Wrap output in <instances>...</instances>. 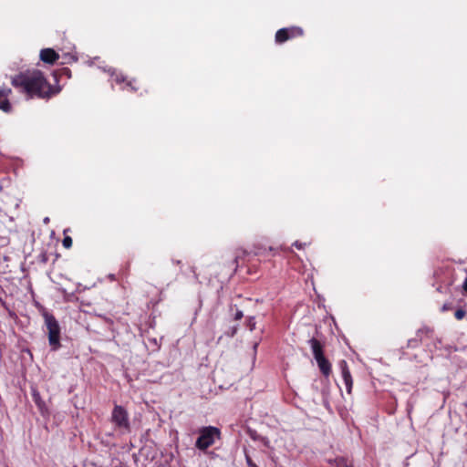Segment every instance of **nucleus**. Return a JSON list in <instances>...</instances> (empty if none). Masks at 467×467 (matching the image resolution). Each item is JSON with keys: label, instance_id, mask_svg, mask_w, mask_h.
<instances>
[{"label": "nucleus", "instance_id": "nucleus-1", "mask_svg": "<svg viewBox=\"0 0 467 467\" xmlns=\"http://www.w3.org/2000/svg\"><path fill=\"white\" fill-rule=\"evenodd\" d=\"M11 83L29 98L45 99L59 92V88L53 87L38 69L21 72L12 78Z\"/></svg>", "mask_w": 467, "mask_h": 467}, {"label": "nucleus", "instance_id": "nucleus-2", "mask_svg": "<svg viewBox=\"0 0 467 467\" xmlns=\"http://www.w3.org/2000/svg\"><path fill=\"white\" fill-rule=\"evenodd\" d=\"M41 313L45 320L48 334V343L52 350L60 348V327L56 317L47 312L46 308L41 307Z\"/></svg>", "mask_w": 467, "mask_h": 467}, {"label": "nucleus", "instance_id": "nucleus-3", "mask_svg": "<svg viewBox=\"0 0 467 467\" xmlns=\"http://www.w3.org/2000/svg\"><path fill=\"white\" fill-rule=\"evenodd\" d=\"M308 343L320 371L325 377H328L331 373V364L324 355L323 345L315 337L309 339Z\"/></svg>", "mask_w": 467, "mask_h": 467}, {"label": "nucleus", "instance_id": "nucleus-4", "mask_svg": "<svg viewBox=\"0 0 467 467\" xmlns=\"http://www.w3.org/2000/svg\"><path fill=\"white\" fill-rule=\"evenodd\" d=\"M221 432L215 427H204L200 430V436L196 441L195 446L200 450H206L212 446L216 439H220Z\"/></svg>", "mask_w": 467, "mask_h": 467}, {"label": "nucleus", "instance_id": "nucleus-5", "mask_svg": "<svg viewBox=\"0 0 467 467\" xmlns=\"http://www.w3.org/2000/svg\"><path fill=\"white\" fill-rule=\"evenodd\" d=\"M303 34V29L298 26L281 28L275 33V42L277 44H283L289 39L302 36Z\"/></svg>", "mask_w": 467, "mask_h": 467}, {"label": "nucleus", "instance_id": "nucleus-6", "mask_svg": "<svg viewBox=\"0 0 467 467\" xmlns=\"http://www.w3.org/2000/svg\"><path fill=\"white\" fill-rule=\"evenodd\" d=\"M111 419L113 423L119 429L129 430L130 422L128 412L126 410L119 405H116L113 409Z\"/></svg>", "mask_w": 467, "mask_h": 467}, {"label": "nucleus", "instance_id": "nucleus-7", "mask_svg": "<svg viewBox=\"0 0 467 467\" xmlns=\"http://www.w3.org/2000/svg\"><path fill=\"white\" fill-rule=\"evenodd\" d=\"M12 94V89L9 88H0V109L4 112H10L12 106L9 102V96Z\"/></svg>", "mask_w": 467, "mask_h": 467}, {"label": "nucleus", "instance_id": "nucleus-8", "mask_svg": "<svg viewBox=\"0 0 467 467\" xmlns=\"http://www.w3.org/2000/svg\"><path fill=\"white\" fill-rule=\"evenodd\" d=\"M39 56L40 59L47 64H54L59 58V55L52 48L42 49Z\"/></svg>", "mask_w": 467, "mask_h": 467}, {"label": "nucleus", "instance_id": "nucleus-9", "mask_svg": "<svg viewBox=\"0 0 467 467\" xmlns=\"http://www.w3.org/2000/svg\"><path fill=\"white\" fill-rule=\"evenodd\" d=\"M340 368H341V372H342V377H343L344 382H345L346 387H347V390H348V393H350L351 388H352V385H353V380H352V377H351L350 371H349V369L348 368L347 362L345 360H342L340 362Z\"/></svg>", "mask_w": 467, "mask_h": 467}, {"label": "nucleus", "instance_id": "nucleus-10", "mask_svg": "<svg viewBox=\"0 0 467 467\" xmlns=\"http://www.w3.org/2000/svg\"><path fill=\"white\" fill-rule=\"evenodd\" d=\"M111 79L113 82H115L116 84H125V86L129 88H130L131 90H137V88L133 86V81L132 80H128L127 78L121 74V73H117L116 71H112L111 74Z\"/></svg>", "mask_w": 467, "mask_h": 467}, {"label": "nucleus", "instance_id": "nucleus-11", "mask_svg": "<svg viewBox=\"0 0 467 467\" xmlns=\"http://www.w3.org/2000/svg\"><path fill=\"white\" fill-rule=\"evenodd\" d=\"M328 462L336 467H353L352 462L344 457H337L334 460H329Z\"/></svg>", "mask_w": 467, "mask_h": 467}, {"label": "nucleus", "instance_id": "nucleus-12", "mask_svg": "<svg viewBox=\"0 0 467 467\" xmlns=\"http://www.w3.org/2000/svg\"><path fill=\"white\" fill-rule=\"evenodd\" d=\"M72 238L70 236H65L62 241L63 246L67 249H69L72 246Z\"/></svg>", "mask_w": 467, "mask_h": 467}, {"label": "nucleus", "instance_id": "nucleus-13", "mask_svg": "<svg viewBox=\"0 0 467 467\" xmlns=\"http://www.w3.org/2000/svg\"><path fill=\"white\" fill-rule=\"evenodd\" d=\"M308 244H310V243H306V242H300V241H296L293 245L297 248V249H304L306 248Z\"/></svg>", "mask_w": 467, "mask_h": 467}, {"label": "nucleus", "instance_id": "nucleus-14", "mask_svg": "<svg viewBox=\"0 0 467 467\" xmlns=\"http://www.w3.org/2000/svg\"><path fill=\"white\" fill-rule=\"evenodd\" d=\"M465 315H466L465 310H463V309H462V308H461V309L456 310V312H455V314H454L455 317H456L458 320L462 319V318L465 317Z\"/></svg>", "mask_w": 467, "mask_h": 467}, {"label": "nucleus", "instance_id": "nucleus-15", "mask_svg": "<svg viewBox=\"0 0 467 467\" xmlns=\"http://www.w3.org/2000/svg\"><path fill=\"white\" fill-rule=\"evenodd\" d=\"M247 327L253 331L255 328V320L254 317H249L247 319Z\"/></svg>", "mask_w": 467, "mask_h": 467}, {"label": "nucleus", "instance_id": "nucleus-16", "mask_svg": "<svg viewBox=\"0 0 467 467\" xmlns=\"http://www.w3.org/2000/svg\"><path fill=\"white\" fill-rule=\"evenodd\" d=\"M243 317H244L243 312L241 310H237L235 315H234V319L235 320H240V319L243 318Z\"/></svg>", "mask_w": 467, "mask_h": 467}, {"label": "nucleus", "instance_id": "nucleus-17", "mask_svg": "<svg viewBox=\"0 0 467 467\" xmlns=\"http://www.w3.org/2000/svg\"><path fill=\"white\" fill-rule=\"evenodd\" d=\"M246 462L249 467H257L255 465V463L253 462V461L251 460V458L249 456H246Z\"/></svg>", "mask_w": 467, "mask_h": 467}, {"label": "nucleus", "instance_id": "nucleus-18", "mask_svg": "<svg viewBox=\"0 0 467 467\" xmlns=\"http://www.w3.org/2000/svg\"><path fill=\"white\" fill-rule=\"evenodd\" d=\"M451 309V306L448 305V304H444L441 307V310L442 311H447V310H450Z\"/></svg>", "mask_w": 467, "mask_h": 467}, {"label": "nucleus", "instance_id": "nucleus-19", "mask_svg": "<svg viewBox=\"0 0 467 467\" xmlns=\"http://www.w3.org/2000/svg\"><path fill=\"white\" fill-rule=\"evenodd\" d=\"M462 288L465 292H467V278L463 282Z\"/></svg>", "mask_w": 467, "mask_h": 467}]
</instances>
